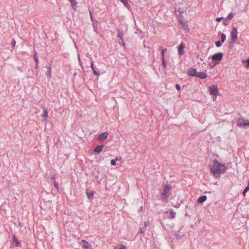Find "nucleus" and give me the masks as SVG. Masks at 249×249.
I'll use <instances>...</instances> for the list:
<instances>
[{
	"instance_id": "obj_1",
	"label": "nucleus",
	"mask_w": 249,
	"mask_h": 249,
	"mask_svg": "<svg viewBox=\"0 0 249 249\" xmlns=\"http://www.w3.org/2000/svg\"><path fill=\"white\" fill-rule=\"evenodd\" d=\"M226 168L224 164L220 163L217 160H213V166L211 168V172L214 176H219L221 174L226 171Z\"/></svg>"
},
{
	"instance_id": "obj_2",
	"label": "nucleus",
	"mask_w": 249,
	"mask_h": 249,
	"mask_svg": "<svg viewBox=\"0 0 249 249\" xmlns=\"http://www.w3.org/2000/svg\"><path fill=\"white\" fill-rule=\"evenodd\" d=\"M223 57V54L222 53H219L214 54L212 56V60L213 62H215L213 65L210 64V68H213L216 65H217L219 61H220Z\"/></svg>"
},
{
	"instance_id": "obj_3",
	"label": "nucleus",
	"mask_w": 249,
	"mask_h": 249,
	"mask_svg": "<svg viewBox=\"0 0 249 249\" xmlns=\"http://www.w3.org/2000/svg\"><path fill=\"white\" fill-rule=\"evenodd\" d=\"M171 187L169 185L164 186L163 191L161 194V199L166 201L171 194Z\"/></svg>"
},
{
	"instance_id": "obj_4",
	"label": "nucleus",
	"mask_w": 249,
	"mask_h": 249,
	"mask_svg": "<svg viewBox=\"0 0 249 249\" xmlns=\"http://www.w3.org/2000/svg\"><path fill=\"white\" fill-rule=\"evenodd\" d=\"M237 124L241 127L249 125V121L245 120L243 118H239L237 121Z\"/></svg>"
},
{
	"instance_id": "obj_5",
	"label": "nucleus",
	"mask_w": 249,
	"mask_h": 249,
	"mask_svg": "<svg viewBox=\"0 0 249 249\" xmlns=\"http://www.w3.org/2000/svg\"><path fill=\"white\" fill-rule=\"evenodd\" d=\"M210 94L216 97L218 94V90L217 86L213 85L209 87Z\"/></svg>"
},
{
	"instance_id": "obj_6",
	"label": "nucleus",
	"mask_w": 249,
	"mask_h": 249,
	"mask_svg": "<svg viewBox=\"0 0 249 249\" xmlns=\"http://www.w3.org/2000/svg\"><path fill=\"white\" fill-rule=\"evenodd\" d=\"M231 40L235 42L237 39V30L235 27H233L231 32Z\"/></svg>"
},
{
	"instance_id": "obj_7",
	"label": "nucleus",
	"mask_w": 249,
	"mask_h": 249,
	"mask_svg": "<svg viewBox=\"0 0 249 249\" xmlns=\"http://www.w3.org/2000/svg\"><path fill=\"white\" fill-rule=\"evenodd\" d=\"M185 48V45L181 43L178 47V54L179 55H182L184 54V49Z\"/></svg>"
},
{
	"instance_id": "obj_8",
	"label": "nucleus",
	"mask_w": 249,
	"mask_h": 249,
	"mask_svg": "<svg viewBox=\"0 0 249 249\" xmlns=\"http://www.w3.org/2000/svg\"><path fill=\"white\" fill-rule=\"evenodd\" d=\"M187 73L190 76L196 77L197 72L195 69L190 68L187 71Z\"/></svg>"
},
{
	"instance_id": "obj_9",
	"label": "nucleus",
	"mask_w": 249,
	"mask_h": 249,
	"mask_svg": "<svg viewBox=\"0 0 249 249\" xmlns=\"http://www.w3.org/2000/svg\"><path fill=\"white\" fill-rule=\"evenodd\" d=\"M108 136L107 132H104L101 133L98 137V140L99 141H103L105 140Z\"/></svg>"
},
{
	"instance_id": "obj_10",
	"label": "nucleus",
	"mask_w": 249,
	"mask_h": 249,
	"mask_svg": "<svg viewBox=\"0 0 249 249\" xmlns=\"http://www.w3.org/2000/svg\"><path fill=\"white\" fill-rule=\"evenodd\" d=\"M196 77H197L201 79H203L207 77V75L204 72H197Z\"/></svg>"
},
{
	"instance_id": "obj_11",
	"label": "nucleus",
	"mask_w": 249,
	"mask_h": 249,
	"mask_svg": "<svg viewBox=\"0 0 249 249\" xmlns=\"http://www.w3.org/2000/svg\"><path fill=\"white\" fill-rule=\"evenodd\" d=\"M82 242L84 243L83 247L86 249H92L91 246L89 245L88 242L84 240H82Z\"/></svg>"
},
{
	"instance_id": "obj_12",
	"label": "nucleus",
	"mask_w": 249,
	"mask_h": 249,
	"mask_svg": "<svg viewBox=\"0 0 249 249\" xmlns=\"http://www.w3.org/2000/svg\"><path fill=\"white\" fill-rule=\"evenodd\" d=\"M179 22L181 24V25L182 26V27L183 28V29L184 30H188L189 28H188V25L187 24V22L184 21L182 20H179Z\"/></svg>"
},
{
	"instance_id": "obj_13",
	"label": "nucleus",
	"mask_w": 249,
	"mask_h": 249,
	"mask_svg": "<svg viewBox=\"0 0 249 249\" xmlns=\"http://www.w3.org/2000/svg\"><path fill=\"white\" fill-rule=\"evenodd\" d=\"M103 148V145H99V146H96L94 149V152L98 154L102 151Z\"/></svg>"
},
{
	"instance_id": "obj_14",
	"label": "nucleus",
	"mask_w": 249,
	"mask_h": 249,
	"mask_svg": "<svg viewBox=\"0 0 249 249\" xmlns=\"http://www.w3.org/2000/svg\"><path fill=\"white\" fill-rule=\"evenodd\" d=\"M206 199L207 196H203L198 198V199H197V202L201 203L206 201Z\"/></svg>"
},
{
	"instance_id": "obj_15",
	"label": "nucleus",
	"mask_w": 249,
	"mask_h": 249,
	"mask_svg": "<svg viewBox=\"0 0 249 249\" xmlns=\"http://www.w3.org/2000/svg\"><path fill=\"white\" fill-rule=\"evenodd\" d=\"M71 3V7L75 9V7H76V5H77V2L75 0H68Z\"/></svg>"
},
{
	"instance_id": "obj_16",
	"label": "nucleus",
	"mask_w": 249,
	"mask_h": 249,
	"mask_svg": "<svg viewBox=\"0 0 249 249\" xmlns=\"http://www.w3.org/2000/svg\"><path fill=\"white\" fill-rule=\"evenodd\" d=\"M42 117L44 120H46L48 117V112L46 109H44L43 113L42 115Z\"/></svg>"
},
{
	"instance_id": "obj_17",
	"label": "nucleus",
	"mask_w": 249,
	"mask_h": 249,
	"mask_svg": "<svg viewBox=\"0 0 249 249\" xmlns=\"http://www.w3.org/2000/svg\"><path fill=\"white\" fill-rule=\"evenodd\" d=\"M86 194L88 198H90L93 196V192L91 190H87Z\"/></svg>"
},
{
	"instance_id": "obj_18",
	"label": "nucleus",
	"mask_w": 249,
	"mask_h": 249,
	"mask_svg": "<svg viewBox=\"0 0 249 249\" xmlns=\"http://www.w3.org/2000/svg\"><path fill=\"white\" fill-rule=\"evenodd\" d=\"M47 75L49 78H51L52 76V70L51 67L47 68V71L46 72Z\"/></svg>"
},
{
	"instance_id": "obj_19",
	"label": "nucleus",
	"mask_w": 249,
	"mask_h": 249,
	"mask_svg": "<svg viewBox=\"0 0 249 249\" xmlns=\"http://www.w3.org/2000/svg\"><path fill=\"white\" fill-rule=\"evenodd\" d=\"M118 36L119 37H120L121 38V39L122 40V42H120V44H123L124 45H125V43H124V39H123V34H121L119 32V33H118Z\"/></svg>"
},
{
	"instance_id": "obj_20",
	"label": "nucleus",
	"mask_w": 249,
	"mask_h": 249,
	"mask_svg": "<svg viewBox=\"0 0 249 249\" xmlns=\"http://www.w3.org/2000/svg\"><path fill=\"white\" fill-rule=\"evenodd\" d=\"M91 68L93 71V73L96 75L99 76V73L97 71H96L94 69L93 62L91 63Z\"/></svg>"
},
{
	"instance_id": "obj_21",
	"label": "nucleus",
	"mask_w": 249,
	"mask_h": 249,
	"mask_svg": "<svg viewBox=\"0 0 249 249\" xmlns=\"http://www.w3.org/2000/svg\"><path fill=\"white\" fill-rule=\"evenodd\" d=\"M126 247L123 245L116 246L114 249H126Z\"/></svg>"
},
{
	"instance_id": "obj_22",
	"label": "nucleus",
	"mask_w": 249,
	"mask_h": 249,
	"mask_svg": "<svg viewBox=\"0 0 249 249\" xmlns=\"http://www.w3.org/2000/svg\"><path fill=\"white\" fill-rule=\"evenodd\" d=\"M249 190V181L248 182V185L247 186V187H246L245 188V189H244L243 192V196H246V193Z\"/></svg>"
},
{
	"instance_id": "obj_23",
	"label": "nucleus",
	"mask_w": 249,
	"mask_h": 249,
	"mask_svg": "<svg viewBox=\"0 0 249 249\" xmlns=\"http://www.w3.org/2000/svg\"><path fill=\"white\" fill-rule=\"evenodd\" d=\"M13 239L16 243V246H19L20 245V242L18 240L17 238L15 236L13 237Z\"/></svg>"
},
{
	"instance_id": "obj_24",
	"label": "nucleus",
	"mask_w": 249,
	"mask_h": 249,
	"mask_svg": "<svg viewBox=\"0 0 249 249\" xmlns=\"http://www.w3.org/2000/svg\"><path fill=\"white\" fill-rule=\"evenodd\" d=\"M34 59H35V62H36V67H37L38 66L39 61H38V59L37 57L36 56V54H35L34 55Z\"/></svg>"
},
{
	"instance_id": "obj_25",
	"label": "nucleus",
	"mask_w": 249,
	"mask_h": 249,
	"mask_svg": "<svg viewBox=\"0 0 249 249\" xmlns=\"http://www.w3.org/2000/svg\"><path fill=\"white\" fill-rule=\"evenodd\" d=\"M221 42H224L226 39V35L222 33L221 35Z\"/></svg>"
},
{
	"instance_id": "obj_26",
	"label": "nucleus",
	"mask_w": 249,
	"mask_h": 249,
	"mask_svg": "<svg viewBox=\"0 0 249 249\" xmlns=\"http://www.w3.org/2000/svg\"><path fill=\"white\" fill-rule=\"evenodd\" d=\"M162 66H163V68L164 69H166V68H167V64H166V63L165 62V60L164 58H162Z\"/></svg>"
},
{
	"instance_id": "obj_27",
	"label": "nucleus",
	"mask_w": 249,
	"mask_h": 249,
	"mask_svg": "<svg viewBox=\"0 0 249 249\" xmlns=\"http://www.w3.org/2000/svg\"><path fill=\"white\" fill-rule=\"evenodd\" d=\"M120 0L125 6H127L128 5V0Z\"/></svg>"
},
{
	"instance_id": "obj_28",
	"label": "nucleus",
	"mask_w": 249,
	"mask_h": 249,
	"mask_svg": "<svg viewBox=\"0 0 249 249\" xmlns=\"http://www.w3.org/2000/svg\"><path fill=\"white\" fill-rule=\"evenodd\" d=\"M233 15L232 13H229L228 15V18L229 19H232L233 18Z\"/></svg>"
},
{
	"instance_id": "obj_29",
	"label": "nucleus",
	"mask_w": 249,
	"mask_h": 249,
	"mask_svg": "<svg viewBox=\"0 0 249 249\" xmlns=\"http://www.w3.org/2000/svg\"><path fill=\"white\" fill-rule=\"evenodd\" d=\"M166 51V49H162L161 51L162 58H164V53Z\"/></svg>"
},
{
	"instance_id": "obj_30",
	"label": "nucleus",
	"mask_w": 249,
	"mask_h": 249,
	"mask_svg": "<svg viewBox=\"0 0 249 249\" xmlns=\"http://www.w3.org/2000/svg\"><path fill=\"white\" fill-rule=\"evenodd\" d=\"M215 45L216 47H219L221 46V43L220 41H218L215 42Z\"/></svg>"
},
{
	"instance_id": "obj_31",
	"label": "nucleus",
	"mask_w": 249,
	"mask_h": 249,
	"mask_svg": "<svg viewBox=\"0 0 249 249\" xmlns=\"http://www.w3.org/2000/svg\"><path fill=\"white\" fill-rule=\"evenodd\" d=\"M116 161L114 159L110 161V163L112 165H116Z\"/></svg>"
},
{
	"instance_id": "obj_32",
	"label": "nucleus",
	"mask_w": 249,
	"mask_h": 249,
	"mask_svg": "<svg viewBox=\"0 0 249 249\" xmlns=\"http://www.w3.org/2000/svg\"><path fill=\"white\" fill-rule=\"evenodd\" d=\"M224 18L223 17H220V18H216V21L217 22H220L222 19H223Z\"/></svg>"
},
{
	"instance_id": "obj_33",
	"label": "nucleus",
	"mask_w": 249,
	"mask_h": 249,
	"mask_svg": "<svg viewBox=\"0 0 249 249\" xmlns=\"http://www.w3.org/2000/svg\"><path fill=\"white\" fill-rule=\"evenodd\" d=\"M53 183H54V185L55 188H56V189H58V184H57V182H56V181H55L54 179Z\"/></svg>"
},
{
	"instance_id": "obj_34",
	"label": "nucleus",
	"mask_w": 249,
	"mask_h": 249,
	"mask_svg": "<svg viewBox=\"0 0 249 249\" xmlns=\"http://www.w3.org/2000/svg\"><path fill=\"white\" fill-rule=\"evenodd\" d=\"M176 89H177L178 90H180V86L178 84H177L176 85Z\"/></svg>"
},
{
	"instance_id": "obj_35",
	"label": "nucleus",
	"mask_w": 249,
	"mask_h": 249,
	"mask_svg": "<svg viewBox=\"0 0 249 249\" xmlns=\"http://www.w3.org/2000/svg\"><path fill=\"white\" fill-rule=\"evenodd\" d=\"M89 14H90V17L91 21H93V17H92V12H91V11H89Z\"/></svg>"
},
{
	"instance_id": "obj_36",
	"label": "nucleus",
	"mask_w": 249,
	"mask_h": 249,
	"mask_svg": "<svg viewBox=\"0 0 249 249\" xmlns=\"http://www.w3.org/2000/svg\"><path fill=\"white\" fill-rule=\"evenodd\" d=\"M11 44L13 46V47H14L15 44H16V41L15 40H13L12 42H11Z\"/></svg>"
},
{
	"instance_id": "obj_37",
	"label": "nucleus",
	"mask_w": 249,
	"mask_h": 249,
	"mask_svg": "<svg viewBox=\"0 0 249 249\" xmlns=\"http://www.w3.org/2000/svg\"><path fill=\"white\" fill-rule=\"evenodd\" d=\"M116 161L118 160H121V157H119L118 158V157H116V158L114 159Z\"/></svg>"
},
{
	"instance_id": "obj_38",
	"label": "nucleus",
	"mask_w": 249,
	"mask_h": 249,
	"mask_svg": "<svg viewBox=\"0 0 249 249\" xmlns=\"http://www.w3.org/2000/svg\"><path fill=\"white\" fill-rule=\"evenodd\" d=\"M247 66L246 67H249V59L247 60Z\"/></svg>"
},
{
	"instance_id": "obj_39",
	"label": "nucleus",
	"mask_w": 249,
	"mask_h": 249,
	"mask_svg": "<svg viewBox=\"0 0 249 249\" xmlns=\"http://www.w3.org/2000/svg\"><path fill=\"white\" fill-rule=\"evenodd\" d=\"M170 213H171L172 215H173L172 217H174V215H175V213H174V212L173 211H172V212H170Z\"/></svg>"
},
{
	"instance_id": "obj_40",
	"label": "nucleus",
	"mask_w": 249,
	"mask_h": 249,
	"mask_svg": "<svg viewBox=\"0 0 249 249\" xmlns=\"http://www.w3.org/2000/svg\"><path fill=\"white\" fill-rule=\"evenodd\" d=\"M148 222H145L144 223L145 226H147L148 225Z\"/></svg>"
}]
</instances>
